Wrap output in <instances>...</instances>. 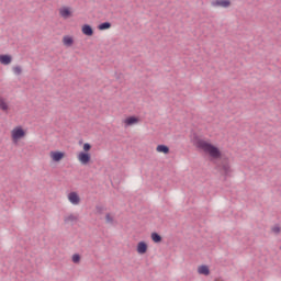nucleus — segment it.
Wrapping results in <instances>:
<instances>
[{
	"label": "nucleus",
	"mask_w": 281,
	"mask_h": 281,
	"mask_svg": "<svg viewBox=\"0 0 281 281\" xmlns=\"http://www.w3.org/2000/svg\"><path fill=\"white\" fill-rule=\"evenodd\" d=\"M111 22H102L101 24L98 25V30L101 32H104V30H111Z\"/></svg>",
	"instance_id": "obj_17"
},
{
	"label": "nucleus",
	"mask_w": 281,
	"mask_h": 281,
	"mask_svg": "<svg viewBox=\"0 0 281 281\" xmlns=\"http://www.w3.org/2000/svg\"><path fill=\"white\" fill-rule=\"evenodd\" d=\"M136 251L140 256H144V254H146L148 251V244H146V241H139L137 244Z\"/></svg>",
	"instance_id": "obj_7"
},
{
	"label": "nucleus",
	"mask_w": 281,
	"mask_h": 281,
	"mask_svg": "<svg viewBox=\"0 0 281 281\" xmlns=\"http://www.w3.org/2000/svg\"><path fill=\"white\" fill-rule=\"evenodd\" d=\"M212 5L215 8H229L232 5V1L229 0H215L212 2Z\"/></svg>",
	"instance_id": "obj_6"
},
{
	"label": "nucleus",
	"mask_w": 281,
	"mask_h": 281,
	"mask_svg": "<svg viewBox=\"0 0 281 281\" xmlns=\"http://www.w3.org/2000/svg\"><path fill=\"white\" fill-rule=\"evenodd\" d=\"M139 122V117L135 116V115H132V116H127L125 120H124V124L126 126H133V124H138Z\"/></svg>",
	"instance_id": "obj_9"
},
{
	"label": "nucleus",
	"mask_w": 281,
	"mask_h": 281,
	"mask_svg": "<svg viewBox=\"0 0 281 281\" xmlns=\"http://www.w3.org/2000/svg\"><path fill=\"white\" fill-rule=\"evenodd\" d=\"M0 63L1 65H10L12 63V55H0Z\"/></svg>",
	"instance_id": "obj_11"
},
{
	"label": "nucleus",
	"mask_w": 281,
	"mask_h": 281,
	"mask_svg": "<svg viewBox=\"0 0 281 281\" xmlns=\"http://www.w3.org/2000/svg\"><path fill=\"white\" fill-rule=\"evenodd\" d=\"M50 157L53 161H63L65 159V151H50Z\"/></svg>",
	"instance_id": "obj_8"
},
{
	"label": "nucleus",
	"mask_w": 281,
	"mask_h": 281,
	"mask_svg": "<svg viewBox=\"0 0 281 281\" xmlns=\"http://www.w3.org/2000/svg\"><path fill=\"white\" fill-rule=\"evenodd\" d=\"M11 137L14 144H16L19 139H23V137H25V130H23V127L21 126L13 128V131L11 132Z\"/></svg>",
	"instance_id": "obj_2"
},
{
	"label": "nucleus",
	"mask_w": 281,
	"mask_h": 281,
	"mask_svg": "<svg viewBox=\"0 0 281 281\" xmlns=\"http://www.w3.org/2000/svg\"><path fill=\"white\" fill-rule=\"evenodd\" d=\"M78 159H79L80 164H82L83 166H87V164H90V161H91V154H89L87 151H81L78 155Z\"/></svg>",
	"instance_id": "obj_3"
},
{
	"label": "nucleus",
	"mask_w": 281,
	"mask_h": 281,
	"mask_svg": "<svg viewBox=\"0 0 281 281\" xmlns=\"http://www.w3.org/2000/svg\"><path fill=\"white\" fill-rule=\"evenodd\" d=\"M114 218H113V216H111V213H106V215H105V222L109 224V225H113V223H114Z\"/></svg>",
	"instance_id": "obj_20"
},
{
	"label": "nucleus",
	"mask_w": 281,
	"mask_h": 281,
	"mask_svg": "<svg viewBox=\"0 0 281 281\" xmlns=\"http://www.w3.org/2000/svg\"><path fill=\"white\" fill-rule=\"evenodd\" d=\"M198 273H200V276H210V267H207L206 265H202L198 268Z\"/></svg>",
	"instance_id": "obj_12"
},
{
	"label": "nucleus",
	"mask_w": 281,
	"mask_h": 281,
	"mask_svg": "<svg viewBox=\"0 0 281 281\" xmlns=\"http://www.w3.org/2000/svg\"><path fill=\"white\" fill-rule=\"evenodd\" d=\"M151 240L154 243L159 244V243H161V240H164V237H161V235H159V233L154 232V233H151Z\"/></svg>",
	"instance_id": "obj_16"
},
{
	"label": "nucleus",
	"mask_w": 281,
	"mask_h": 281,
	"mask_svg": "<svg viewBox=\"0 0 281 281\" xmlns=\"http://www.w3.org/2000/svg\"><path fill=\"white\" fill-rule=\"evenodd\" d=\"M63 43L66 47H71V45H74V37L66 35L63 37Z\"/></svg>",
	"instance_id": "obj_14"
},
{
	"label": "nucleus",
	"mask_w": 281,
	"mask_h": 281,
	"mask_svg": "<svg viewBox=\"0 0 281 281\" xmlns=\"http://www.w3.org/2000/svg\"><path fill=\"white\" fill-rule=\"evenodd\" d=\"M68 200L70 201V203H72V205H79L80 204V195H78V193L76 191H71L68 194Z\"/></svg>",
	"instance_id": "obj_5"
},
{
	"label": "nucleus",
	"mask_w": 281,
	"mask_h": 281,
	"mask_svg": "<svg viewBox=\"0 0 281 281\" xmlns=\"http://www.w3.org/2000/svg\"><path fill=\"white\" fill-rule=\"evenodd\" d=\"M65 223H74L75 221H78V216L70 214L67 217L64 218Z\"/></svg>",
	"instance_id": "obj_18"
},
{
	"label": "nucleus",
	"mask_w": 281,
	"mask_h": 281,
	"mask_svg": "<svg viewBox=\"0 0 281 281\" xmlns=\"http://www.w3.org/2000/svg\"><path fill=\"white\" fill-rule=\"evenodd\" d=\"M272 232H273V234H280V232H281L280 226L272 227Z\"/></svg>",
	"instance_id": "obj_24"
},
{
	"label": "nucleus",
	"mask_w": 281,
	"mask_h": 281,
	"mask_svg": "<svg viewBox=\"0 0 281 281\" xmlns=\"http://www.w3.org/2000/svg\"><path fill=\"white\" fill-rule=\"evenodd\" d=\"M82 34L85 36H92L93 35V27L90 24H83L81 27Z\"/></svg>",
	"instance_id": "obj_10"
},
{
	"label": "nucleus",
	"mask_w": 281,
	"mask_h": 281,
	"mask_svg": "<svg viewBox=\"0 0 281 281\" xmlns=\"http://www.w3.org/2000/svg\"><path fill=\"white\" fill-rule=\"evenodd\" d=\"M157 153H164V155H169L170 154V147L168 145H158L156 147Z\"/></svg>",
	"instance_id": "obj_13"
},
{
	"label": "nucleus",
	"mask_w": 281,
	"mask_h": 281,
	"mask_svg": "<svg viewBox=\"0 0 281 281\" xmlns=\"http://www.w3.org/2000/svg\"><path fill=\"white\" fill-rule=\"evenodd\" d=\"M59 14L63 19H71V16H74V13L71 12V9L69 7H63L59 10Z\"/></svg>",
	"instance_id": "obj_4"
},
{
	"label": "nucleus",
	"mask_w": 281,
	"mask_h": 281,
	"mask_svg": "<svg viewBox=\"0 0 281 281\" xmlns=\"http://www.w3.org/2000/svg\"><path fill=\"white\" fill-rule=\"evenodd\" d=\"M0 109L4 112H8L10 110V106L8 105V102H5V99H3V97H0Z\"/></svg>",
	"instance_id": "obj_15"
},
{
	"label": "nucleus",
	"mask_w": 281,
	"mask_h": 281,
	"mask_svg": "<svg viewBox=\"0 0 281 281\" xmlns=\"http://www.w3.org/2000/svg\"><path fill=\"white\" fill-rule=\"evenodd\" d=\"M89 150H91V144L89 143L83 144V153H89Z\"/></svg>",
	"instance_id": "obj_22"
},
{
	"label": "nucleus",
	"mask_w": 281,
	"mask_h": 281,
	"mask_svg": "<svg viewBox=\"0 0 281 281\" xmlns=\"http://www.w3.org/2000/svg\"><path fill=\"white\" fill-rule=\"evenodd\" d=\"M13 71L16 76H21V74H23V69L21 68V66L13 67Z\"/></svg>",
	"instance_id": "obj_21"
},
{
	"label": "nucleus",
	"mask_w": 281,
	"mask_h": 281,
	"mask_svg": "<svg viewBox=\"0 0 281 281\" xmlns=\"http://www.w3.org/2000/svg\"><path fill=\"white\" fill-rule=\"evenodd\" d=\"M196 148L203 150L210 157V161L216 165L215 169L224 177L226 181L227 177H232V167L229 166V158L223 157V153L216 145L195 137Z\"/></svg>",
	"instance_id": "obj_1"
},
{
	"label": "nucleus",
	"mask_w": 281,
	"mask_h": 281,
	"mask_svg": "<svg viewBox=\"0 0 281 281\" xmlns=\"http://www.w3.org/2000/svg\"><path fill=\"white\" fill-rule=\"evenodd\" d=\"M82 257H80V254H75L72 255V262L75 265H80V260H81Z\"/></svg>",
	"instance_id": "obj_19"
},
{
	"label": "nucleus",
	"mask_w": 281,
	"mask_h": 281,
	"mask_svg": "<svg viewBox=\"0 0 281 281\" xmlns=\"http://www.w3.org/2000/svg\"><path fill=\"white\" fill-rule=\"evenodd\" d=\"M95 211H97L98 214H102L104 212V207L100 206V205H97Z\"/></svg>",
	"instance_id": "obj_23"
}]
</instances>
